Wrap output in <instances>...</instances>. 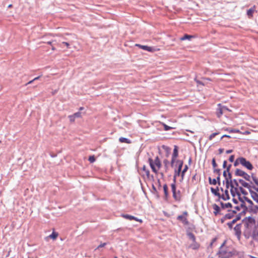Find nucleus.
<instances>
[{"mask_svg": "<svg viewBox=\"0 0 258 258\" xmlns=\"http://www.w3.org/2000/svg\"><path fill=\"white\" fill-rule=\"evenodd\" d=\"M241 204L240 206H237L234 207L235 210L237 211H239L240 209L242 208L243 210L239 213L237 215H236L235 218L233 219L231 222L227 223V225H228L229 229H232L233 228V225L236 223L238 221L240 220L241 218V217L245 215L248 211V207L246 206L245 202L243 199L239 201Z\"/></svg>", "mask_w": 258, "mask_h": 258, "instance_id": "1", "label": "nucleus"}, {"mask_svg": "<svg viewBox=\"0 0 258 258\" xmlns=\"http://www.w3.org/2000/svg\"><path fill=\"white\" fill-rule=\"evenodd\" d=\"M244 226L243 234L246 238H249L253 226H255L256 220L252 216L246 217L242 219L241 223Z\"/></svg>", "mask_w": 258, "mask_h": 258, "instance_id": "2", "label": "nucleus"}, {"mask_svg": "<svg viewBox=\"0 0 258 258\" xmlns=\"http://www.w3.org/2000/svg\"><path fill=\"white\" fill-rule=\"evenodd\" d=\"M226 243V240H225L220 246L217 252V254L219 255V258H230L233 255L237 254V251L235 250L229 251L227 248L225 249L224 246Z\"/></svg>", "mask_w": 258, "mask_h": 258, "instance_id": "3", "label": "nucleus"}, {"mask_svg": "<svg viewBox=\"0 0 258 258\" xmlns=\"http://www.w3.org/2000/svg\"><path fill=\"white\" fill-rule=\"evenodd\" d=\"M171 191L174 200L177 202H180L181 201V193L179 190H176V185L174 184H171Z\"/></svg>", "mask_w": 258, "mask_h": 258, "instance_id": "4", "label": "nucleus"}, {"mask_svg": "<svg viewBox=\"0 0 258 258\" xmlns=\"http://www.w3.org/2000/svg\"><path fill=\"white\" fill-rule=\"evenodd\" d=\"M239 159H240V164L249 170H252L253 168V166L251 162L247 160L246 159L243 157H239Z\"/></svg>", "mask_w": 258, "mask_h": 258, "instance_id": "5", "label": "nucleus"}, {"mask_svg": "<svg viewBox=\"0 0 258 258\" xmlns=\"http://www.w3.org/2000/svg\"><path fill=\"white\" fill-rule=\"evenodd\" d=\"M188 214L187 212L184 211L183 212V214L179 215L177 217V220L180 221L184 225H187L189 224V222L185 216H187Z\"/></svg>", "mask_w": 258, "mask_h": 258, "instance_id": "6", "label": "nucleus"}, {"mask_svg": "<svg viewBox=\"0 0 258 258\" xmlns=\"http://www.w3.org/2000/svg\"><path fill=\"white\" fill-rule=\"evenodd\" d=\"M250 236H251L253 240L258 242V223L254 226Z\"/></svg>", "mask_w": 258, "mask_h": 258, "instance_id": "7", "label": "nucleus"}, {"mask_svg": "<svg viewBox=\"0 0 258 258\" xmlns=\"http://www.w3.org/2000/svg\"><path fill=\"white\" fill-rule=\"evenodd\" d=\"M241 226H242V223H239V224H236V226L234 228V230L235 231V235L238 240H240V238H241Z\"/></svg>", "mask_w": 258, "mask_h": 258, "instance_id": "8", "label": "nucleus"}, {"mask_svg": "<svg viewBox=\"0 0 258 258\" xmlns=\"http://www.w3.org/2000/svg\"><path fill=\"white\" fill-rule=\"evenodd\" d=\"M220 176L221 173L218 174V177H217L216 178L212 179L211 177L209 176L208 177L209 183L211 185H216L217 184L218 185H221V181H220Z\"/></svg>", "mask_w": 258, "mask_h": 258, "instance_id": "9", "label": "nucleus"}, {"mask_svg": "<svg viewBox=\"0 0 258 258\" xmlns=\"http://www.w3.org/2000/svg\"><path fill=\"white\" fill-rule=\"evenodd\" d=\"M238 182L241 184V186L247 188L249 191L252 189V187L254 185H252V184L250 183V182L248 183L246 182L242 179H238Z\"/></svg>", "mask_w": 258, "mask_h": 258, "instance_id": "10", "label": "nucleus"}, {"mask_svg": "<svg viewBox=\"0 0 258 258\" xmlns=\"http://www.w3.org/2000/svg\"><path fill=\"white\" fill-rule=\"evenodd\" d=\"M135 45L138 47L139 48H141L144 50L147 51L148 52H152L155 51V48L153 47L149 46L148 45H143L140 44H136Z\"/></svg>", "mask_w": 258, "mask_h": 258, "instance_id": "11", "label": "nucleus"}, {"mask_svg": "<svg viewBox=\"0 0 258 258\" xmlns=\"http://www.w3.org/2000/svg\"><path fill=\"white\" fill-rule=\"evenodd\" d=\"M219 199H222L224 201H226L230 200V197L229 194L228 190L225 189L224 191V194H222V195L220 194V196H219Z\"/></svg>", "mask_w": 258, "mask_h": 258, "instance_id": "12", "label": "nucleus"}, {"mask_svg": "<svg viewBox=\"0 0 258 258\" xmlns=\"http://www.w3.org/2000/svg\"><path fill=\"white\" fill-rule=\"evenodd\" d=\"M212 165L213 168L214 173H221V169L219 168H217L218 165L216 162V159L215 158H213L212 160Z\"/></svg>", "mask_w": 258, "mask_h": 258, "instance_id": "13", "label": "nucleus"}, {"mask_svg": "<svg viewBox=\"0 0 258 258\" xmlns=\"http://www.w3.org/2000/svg\"><path fill=\"white\" fill-rule=\"evenodd\" d=\"M213 208L214 209L213 213L215 216H217L218 215H222V214L221 213V208L219 206H218L216 204H214L212 205Z\"/></svg>", "mask_w": 258, "mask_h": 258, "instance_id": "14", "label": "nucleus"}, {"mask_svg": "<svg viewBox=\"0 0 258 258\" xmlns=\"http://www.w3.org/2000/svg\"><path fill=\"white\" fill-rule=\"evenodd\" d=\"M163 191H164V200L165 201L167 202L169 197L168 188L166 184H164L163 186Z\"/></svg>", "mask_w": 258, "mask_h": 258, "instance_id": "15", "label": "nucleus"}, {"mask_svg": "<svg viewBox=\"0 0 258 258\" xmlns=\"http://www.w3.org/2000/svg\"><path fill=\"white\" fill-rule=\"evenodd\" d=\"M148 162L150 165V166L152 171L155 173H157L158 170L156 168L155 166L154 165L153 160L152 159V158H151V157L149 158Z\"/></svg>", "mask_w": 258, "mask_h": 258, "instance_id": "16", "label": "nucleus"}, {"mask_svg": "<svg viewBox=\"0 0 258 258\" xmlns=\"http://www.w3.org/2000/svg\"><path fill=\"white\" fill-rule=\"evenodd\" d=\"M251 178L254 183L257 186V187H256L255 185H253L252 189L255 190L256 192L258 194V178H257L253 173H251Z\"/></svg>", "mask_w": 258, "mask_h": 258, "instance_id": "17", "label": "nucleus"}, {"mask_svg": "<svg viewBox=\"0 0 258 258\" xmlns=\"http://www.w3.org/2000/svg\"><path fill=\"white\" fill-rule=\"evenodd\" d=\"M249 192L253 200L258 204V194L253 191L252 189L250 190Z\"/></svg>", "mask_w": 258, "mask_h": 258, "instance_id": "18", "label": "nucleus"}, {"mask_svg": "<svg viewBox=\"0 0 258 258\" xmlns=\"http://www.w3.org/2000/svg\"><path fill=\"white\" fill-rule=\"evenodd\" d=\"M223 109L222 105L220 103L218 104V108L217 109L216 115L217 117L220 118L223 113Z\"/></svg>", "mask_w": 258, "mask_h": 258, "instance_id": "19", "label": "nucleus"}, {"mask_svg": "<svg viewBox=\"0 0 258 258\" xmlns=\"http://www.w3.org/2000/svg\"><path fill=\"white\" fill-rule=\"evenodd\" d=\"M210 190H211L212 194L214 196H216L218 198H219V197L220 196V192H219L220 188L218 186H217L215 188L213 187H211L210 188Z\"/></svg>", "mask_w": 258, "mask_h": 258, "instance_id": "20", "label": "nucleus"}, {"mask_svg": "<svg viewBox=\"0 0 258 258\" xmlns=\"http://www.w3.org/2000/svg\"><path fill=\"white\" fill-rule=\"evenodd\" d=\"M240 186H233V185H232V186L231 187H233V190L236 194H237V197H238V201H241V200L242 199H243L242 197H241V194H240V192H239V187Z\"/></svg>", "mask_w": 258, "mask_h": 258, "instance_id": "21", "label": "nucleus"}, {"mask_svg": "<svg viewBox=\"0 0 258 258\" xmlns=\"http://www.w3.org/2000/svg\"><path fill=\"white\" fill-rule=\"evenodd\" d=\"M240 186H233V185H232V186L231 187H233V190L236 194H237V197H238V201H241V200L242 199H243L242 197H241V194H240V192H239V187Z\"/></svg>", "mask_w": 258, "mask_h": 258, "instance_id": "22", "label": "nucleus"}, {"mask_svg": "<svg viewBox=\"0 0 258 258\" xmlns=\"http://www.w3.org/2000/svg\"><path fill=\"white\" fill-rule=\"evenodd\" d=\"M258 212V206L254 205L252 207H250V208H248L247 212L249 213H252L253 214H256Z\"/></svg>", "mask_w": 258, "mask_h": 258, "instance_id": "23", "label": "nucleus"}, {"mask_svg": "<svg viewBox=\"0 0 258 258\" xmlns=\"http://www.w3.org/2000/svg\"><path fill=\"white\" fill-rule=\"evenodd\" d=\"M224 131L228 132L229 133H240L241 132L238 129L230 128L229 127H223L222 128Z\"/></svg>", "mask_w": 258, "mask_h": 258, "instance_id": "24", "label": "nucleus"}, {"mask_svg": "<svg viewBox=\"0 0 258 258\" xmlns=\"http://www.w3.org/2000/svg\"><path fill=\"white\" fill-rule=\"evenodd\" d=\"M196 38V36L192 35H188L187 34H185L182 37H181L180 39V40L184 41L186 40H190L192 38Z\"/></svg>", "mask_w": 258, "mask_h": 258, "instance_id": "25", "label": "nucleus"}, {"mask_svg": "<svg viewBox=\"0 0 258 258\" xmlns=\"http://www.w3.org/2000/svg\"><path fill=\"white\" fill-rule=\"evenodd\" d=\"M183 165V161L181 160H177L175 166L177 167L176 169L181 171Z\"/></svg>", "mask_w": 258, "mask_h": 258, "instance_id": "26", "label": "nucleus"}, {"mask_svg": "<svg viewBox=\"0 0 258 258\" xmlns=\"http://www.w3.org/2000/svg\"><path fill=\"white\" fill-rule=\"evenodd\" d=\"M220 206L222 209L232 208V205L230 203H224L223 202H220Z\"/></svg>", "mask_w": 258, "mask_h": 258, "instance_id": "27", "label": "nucleus"}, {"mask_svg": "<svg viewBox=\"0 0 258 258\" xmlns=\"http://www.w3.org/2000/svg\"><path fill=\"white\" fill-rule=\"evenodd\" d=\"M178 156V147L177 145L174 146L173 152L172 155V158L176 159Z\"/></svg>", "mask_w": 258, "mask_h": 258, "instance_id": "28", "label": "nucleus"}, {"mask_svg": "<svg viewBox=\"0 0 258 258\" xmlns=\"http://www.w3.org/2000/svg\"><path fill=\"white\" fill-rule=\"evenodd\" d=\"M153 161L154 165H156L158 167V169L161 167L162 164L158 156H156L154 161Z\"/></svg>", "mask_w": 258, "mask_h": 258, "instance_id": "29", "label": "nucleus"}, {"mask_svg": "<svg viewBox=\"0 0 258 258\" xmlns=\"http://www.w3.org/2000/svg\"><path fill=\"white\" fill-rule=\"evenodd\" d=\"M245 172V171H244L240 169L237 168L235 171L234 174L236 176L243 177Z\"/></svg>", "mask_w": 258, "mask_h": 258, "instance_id": "30", "label": "nucleus"}, {"mask_svg": "<svg viewBox=\"0 0 258 258\" xmlns=\"http://www.w3.org/2000/svg\"><path fill=\"white\" fill-rule=\"evenodd\" d=\"M242 198L243 200H244V202L246 201L249 204V206H248V208H250V207H252L254 206L253 202L250 199L248 198L247 197L243 196Z\"/></svg>", "mask_w": 258, "mask_h": 258, "instance_id": "31", "label": "nucleus"}, {"mask_svg": "<svg viewBox=\"0 0 258 258\" xmlns=\"http://www.w3.org/2000/svg\"><path fill=\"white\" fill-rule=\"evenodd\" d=\"M188 169V167L187 165H185L184 168L182 170H181V179L183 180L185 175V173L187 172Z\"/></svg>", "mask_w": 258, "mask_h": 258, "instance_id": "32", "label": "nucleus"}, {"mask_svg": "<svg viewBox=\"0 0 258 258\" xmlns=\"http://www.w3.org/2000/svg\"><path fill=\"white\" fill-rule=\"evenodd\" d=\"M186 232L187 235L188 236L189 238L191 239L193 241V242H196V238L194 234L191 232H188V230H186Z\"/></svg>", "mask_w": 258, "mask_h": 258, "instance_id": "33", "label": "nucleus"}, {"mask_svg": "<svg viewBox=\"0 0 258 258\" xmlns=\"http://www.w3.org/2000/svg\"><path fill=\"white\" fill-rule=\"evenodd\" d=\"M119 141L120 143H125L127 144H131L132 143L131 140H130L128 138H126L124 137H120L119 138Z\"/></svg>", "mask_w": 258, "mask_h": 258, "instance_id": "34", "label": "nucleus"}, {"mask_svg": "<svg viewBox=\"0 0 258 258\" xmlns=\"http://www.w3.org/2000/svg\"><path fill=\"white\" fill-rule=\"evenodd\" d=\"M255 7L253 6V8H251L250 9L247 10V15L248 17H252L253 16V13L254 12Z\"/></svg>", "mask_w": 258, "mask_h": 258, "instance_id": "35", "label": "nucleus"}, {"mask_svg": "<svg viewBox=\"0 0 258 258\" xmlns=\"http://www.w3.org/2000/svg\"><path fill=\"white\" fill-rule=\"evenodd\" d=\"M152 192L156 196L157 198L159 199L160 198L159 192L157 191V188H156V187L155 186L154 184H152Z\"/></svg>", "mask_w": 258, "mask_h": 258, "instance_id": "36", "label": "nucleus"}, {"mask_svg": "<svg viewBox=\"0 0 258 258\" xmlns=\"http://www.w3.org/2000/svg\"><path fill=\"white\" fill-rule=\"evenodd\" d=\"M250 177H251V175H250L248 174L246 172H245L243 176V178L246 181H249L250 183L252 184V181L250 180Z\"/></svg>", "mask_w": 258, "mask_h": 258, "instance_id": "37", "label": "nucleus"}, {"mask_svg": "<svg viewBox=\"0 0 258 258\" xmlns=\"http://www.w3.org/2000/svg\"><path fill=\"white\" fill-rule=\"evenodd\" d=\"M162 148L165 150L166 153V156L168 157L171 151V148L165 145L162 146Z\"/></svg>", "mask_w": 258, "mask_h": 258, "instance_id": "38", "label": "nucleus"}, {"mask_svg": "<svg viewBox=\"0 0 258 258\" xmlns=\"http://www.w3.org/2000/svg\"><path fill=\"white\" fill-rule=\"evenodd\" d=\"M239 189L241 195L242 194L244 196H246L248 195L247 191L242 186H240Z\"/></svg>", "mask_w": 258, "mask_h": 258, "instance_id": "39", "label": "nucleus"}, {"mask_svg": "<svg viewBox=\"0 0 258 258\" xmlns=\"http://www.w3.org/2000/svg\"><path fill=\"white\" fill-rule=\"evenodd\" d=\"M121 216L126 219L129 220H133L134 219V216L128 214H122Z\"/></svg>", "mask_w": 258, "mask_h": 258, "instance_id": "40", "label": "nucleus"}, {"mask_svg": "<svg viewBox=\"0 0 258 258\" xmlns=\"http://www.w3.org/2000/svg\"><path fill=\"white\" fill-rule=\"evenodd\" d=\"M58 236V233L55 231H53L52 233L49 235L48 236L49 238L53 240H55L56 239L57 237Z\"/></svg>", "mask_w": 258, "mask_h": 258, "instance_id": "41", "label": "nucleus"}, {"mask_svg": "<svg viewBox=\"0 0 258 258\" xmlns=\"http://www.w3.org/2000/svg\"><path fill=\"white\" fill-rule=\"evenodd\" d=\"M239 182H238V179H233V180H232V183L233 185V186H239Z\"/></svg>", "mask_w": 258, "mask_h": 258, "instance_id": "42", "label": "nucleus"}, {"mask_svg": "<svg viewBox=\"0 0 258 258\" xmlns=\"http://www.w3.org/2000/svg\"><path fill=\"white\" fill-rule=\"evenodd\" d=\"M181 171L178 170L176 169V168H175L174 169V175L173 176H175V177H177V176H181Z\"/></svg>", "mask_w": 258, "mask_h": 258, "instance_id": "43", "label": "nucleus"}, {"mask_svg": "<svg viewBox=\"0 0 258 258\" xmlns=\"http://www.w3.org/2000/svg\"><path fill=\"white\" fill-rule=\"evenodd\" d=\"M169 163V162L167 159H164L163 160V164L164 165V167H165L166 171H167V170L168 168V165Z\"/></svg>", "mask_w": 258, "mask_h": 258, "instance_id": "44", "label": "nucleus"}, {"mask_svg": "<svg viewBox=\"0 0 258 258\" xmlns=\"http://www.w3.org/2000/svg\"><path fill=\"white\" fill-rule=\"evenodd\" d=\"M162 125L164 127V130L166 131H169L171 129H172L173 128V127H171V126H169L168 125H167V124H166L165 123H162Z\"/></svg>", "mask_w": 258, "mask_h": 258, "instance_id": "45", "label": "nucleus"}, {"mask_svg": "<svg viewBox=\"0 0 258 258\" xmlns=\"http://www.w3.org/2000/svg\"><path fill=\"white\" fill-rule=\"evenodd\" d=\"M88 160L91 163H94L96 160L95 157L94 155L90 156L89 157Z\"/></svg>", "mask_w": 258, "mask_h": 258, "instance_id": "46", "label": "nucleus"}, {"mask_svg": "<svg viewBox=\"0 0 258 258\" xmlns=\"http://www.w3.org/2000/svg\"><path fill=\"white\" fill-rule=\"evenodd\" d=\"M191 181L195 184H197L198 182V180L197 179V173H196L191 178Z\"/></svg>", "mask_w": 258, "mask_h": 258, "instance_id": "47", "label": "nucleus"}, {"mask_svg": "<svg viewBox=\"0 0 258 258\" xmlns=\"http://www.w3.org/2000/svg\"><path fill=\"white\" fill-rule=\"evenodd\" d=\"M219 134V132H215V133L212 134L209 137V140H212L215 136H216L217 135H218Z\"/></svg>", "mask_w": 258, "mask_h": 258, "instance_id": "48", "label": "nucleus"}, {"mask_svg": "<svg viewBox=\"0 0 258 258\" xmlns=\"http://www.w3.org/2000/svg\"><path fill=\"white\" fill-rule=\"evenodd\" d=\"M224 216L226 219H231L233 217V215L230 213L225 214Z\"/></svg>", "mask_w": 258, "mask_h": 258, "instance_id": "49", "label": "nucleus"}, {"mask_svg": "<svg viewBox=\"0 0 258 258\" xmlns=\"http://www.w3.org/2000/svg\"><path fill=\"white\" fill-rule=\"evenodd\" d=\"M68 118H69L70 121L71 122H74L75 121V119H76V118L74 116V114H72V115H69Z\"/></svg>", "mask_w": 258, "mask_h": 258, "instance_id": "50", "label": "nucleus"}, {"mask_svg": "<svg viewBox=\"0 0 258 258\" xmlns=\"http://www.w3.org/2000/svg\"><path fill=\"white\" fill-rule=\"evenodd\" d=\"M75 118H81L82 117L81 113L80 111H78L73 114Z\"/></svg>", "mask_w": 258, "mask_h": 258, "instance_id": "51", "label": "nucleus"}, {"mask_svg": "<svg viewBox=\"0 0 258 258\" xmlns=\"http://www.w3.org/2000/svg\"><path fill=\"white\" fill-rule=\"evenodd\" d=\"M225 184H226V189H227L229 188V187H230V188H231V187L232 186L233 184L232 183V182H225Z\"/></svg>", "mask_w": 258, "mask_h": 258, "instance_id": "52", "label": "nucleus"}, {"mask_svg": "<svg viewBox=\"0 0 258 258\" xmlns=\"http://www.w3.org/2000/svg\"><path fill=\"white\" fill-rule=\"evenodd\" d=\"M195 229V225L193 224H191L189 226V227H188V228H187V229L186 230H188V232H191Z\"/></svg>", "mask_w": 258, "mask_h": 258, "instance_id": "53", "label": "nucleus"}, {"mask_svg": "<svg viewBox=\"0 0 258 258\" xmlns=\"http://www.w3.org/2000/svg\"><path fill=\"white\" fill-rule=\"evenodd\" d=\"M230 192L231 194V195L233 198H235L236 196H237V194H236L233 190V187L231 188L230 189Z\"/></svg>", "mask_w": 258, "mask_h": 258, "instance_id": "54", "label": "nucleus"}, {"mask_svg": "<svg viewBox=\"0 0 258 258\" xmlns=\"http://www.w3.org/2000/svg\"><path fill=\"white\" fill-rule=\"evenodd\" d=\"M239 164H240V159H239V158H237L236 160L234 162V166L235 167L237 166Z\"/></svg>", "mask_w": 258, "mask_h": 258, "instance_id": "55", "label": "nucleus"}, {"mask_svg": "<svg viewBox=\"0 0 258 258\" xmlns=\"http://www.w3.org/2000/svg\"><path fill=\"white\" fill-rule=\"evenodd\" d=\"M235 156L234 155H230L229 157L228 160L230 162H233L234 160Z\"/></svg>", "mask_w": 258, "mask_h": 258, "instance_id": "56", "label": "nucleus"}, {"mask_svg": "<svg viewBox=\"0 0 258 258\" xmlns=\"http://www.w3.org/2000/svg\"><path fill=\"white\" fill-rule=\"evenodd\" d=\"M232 167V165L231 164L228 165L227 166V167H226V169L225 170L226 171H227V172H230V169Z\"/></svg>", "mask_w": 258, "mask_h": 258, "instance_id": "57", "label": "nucleus"}, {"mask_svg": "<svg viewBox=\"0 0 258 258\" xmlns=\"http://www.w3.org/2000/svg\"><path fill=\"white\" fill-rule=\"evenodd\" d=\"M176 160H176V159L171 158V167H173L174 164V163H176Z\"/></svg>", "mask_w": 258, "mask_h": 258, "instance_id": "58", "label": "nucleus"}, {"mask_svg": "<svg viewBox=\"0 0 258 258\" xmlns=\"http://www.w3.org/2000/svg\"><path fill=\"white\" fill-rule=\"evenodd\" d=\"M228 212H230V213L232 214L233 217L234 215L237 213V211L236 210H228Z\"/></svg>", "mask_w": 258, "mask_h": 258, "instance_id": "59", "label": "nucleus"}, {"mask_svg": "<svg viewBox=\"0 0 258 258\" xmlns=\"http://www.w3.org/2000/svg\"><path fill=\"white\" fill-rule=\"evenodd\" d=\"M232 182V180H230L227 177L225 178V180L223 181V184H224L225 182Z\"/></svg>", "mask_w": 258, "mask_h": 258, "instance_id": "60", "label": "nucleus"}, {"mask_svg": "<svg viewBox=\"0 0 258 258\" xmlns=\"http://www.w3.org/2000/svg\"><path fill=\"white\" fill-rule=\"evenodd\" d=\"M107 244V243H101L98 246L97 249H99L100 248L103 247L105 246Z\"/></svg>", "mask_w": 258, "mask_h": 258, "instance_id": "61", "label": "nucleus"}, {"mask_svg": "<svg viewBox=\"0 0 258 258\" xmlns=\"http://www.w3.org/2000/svg\"><path fill=\"white\" fill-rule=\"evenodd\" d=\"M227 177L230 179V180H233L232 179V173L231 172H227Z\"/></svg>", "mask_w": 258, "mask_h": 258, "instance_id": "62", "label": "nucleus"}, {"mask_svg": "<svg viewBox=\"0 0 258 258\" xmlns=\"http://www.w3.org/2000/svg\"><path fill=\"white\" fill-rule=\"evenodd\" d=\"M227 166V161L226 160H224L223 163L222 167L223 168H225Z\"/></svg>", "mask_w": 258, "mask_h": 258, "instance_id": "63", "label": "nucleus"}, {"mask_svg": "<svg viewBox=\"0 0 258 258\" xmlns=\"http://www.w3.org/2000/svg\"><path fill=\"white\" fill-rule=\"evenodd\" d=\"M62 43L64 44L67 46V48L69 49L70 48V45L69 43H68L67 42L63 41V42H62Z\"/></svg>", "mask_w": 258, "mask_h": 258, "instance_id": "64", "label": "nucleus"}]
</instances>
